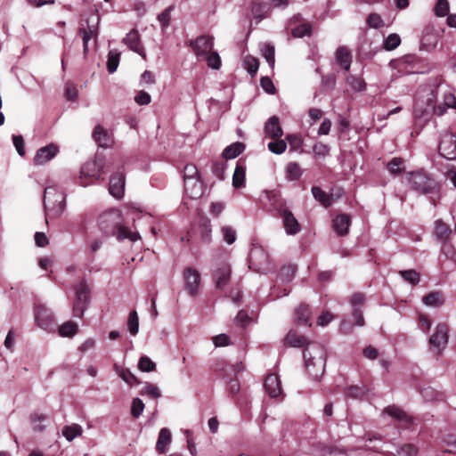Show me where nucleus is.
Segmentation results:
<instances>
[{
    "mask_svg": "<svg viewBox=\"0 0 456 456\" xmlns=\"http://www.w3.org/2000/svg\"><path fill=\"white\" fill-rule=\"evenodd\" d=\"M140 394L151 399H158L161 396V393L159 387L151 383H147L146 386L141 390Z\"/></svg>",
    "mask_w": 456,
    "mask_h": 456,
    "instance_id": "de8ad7c7",
    "label": "nucleus"
},
{
    "mask_svg": "<svg viewBox=\"0 0 456 456\" xmlns=\"http://www.w3.org/2000/svg\"><path fill=\"white\" fill-rule=\"evenodd\" d=\"M410 186L420 194L435 193L438 187L437 183L422 172L411 174Z\"/></svg>",
    "mask_w": 456,
    "mask_h": 456,
    "instance_id": "0eeeda50",
    "label": "nucleus"
},
{
    "mask_svg": "<svg viewBox=\"0 0 456 456\" xmlns=\"http://www.w3.org/2000/svg\"><path fill=\"white\" fill-rule=\"evenodd\" d=\"M100 22V17L98 13H90L86 20V26L82 24L78 32L82 37L83 40V51L84 54L86 55L88 53V44L92 38H96L98 36V26Z\"/></svg>",
    "mask_w": 456,
    "mask_h": 456,
    "instance_id": "6e6552de",
    "label": "nucleus"
},
{
    "mask_svg": "<svg viewBox=\"0 0 456 456\" xmlns=\"http://www.w3.org/2000/svg\"><path fill=\"white\" fill-rule=\"evenodd\" d=\"M264 387L268 395L273 398L282 395L281 380L276 374L267 375L265 379Z\"/></svg>",
    "mask_w": 456,
    "mask_h": 456,
    "instance_id": "412c9836",
    "label": "nucleus"
},
{
    "mask_svg": "<svg viewBox=\"0 0 456 456\" xmlns=\"http://www.w3.org/2000/svg\"><path fill=\"white\" fill-rule=\"evenodd\" d=\"M232 274L231 266L228 263L223 262L213 271V281L216 288L224 289L230 281Z\"/></svg>",
    "mask_w": 456,
    "mask_h": 456,
    "instance_id": "2eb2a0df",
    "label": "nucleus"
},
{
    "mask_svg": "<svg viewBox=\"0 0 456 456\" xmlns=\"http://www.w3.org/2000/svg\"><path fill=\"white\" fill-rule=\"evenodd\" d=\"M285 341L291 346L301 347L307 344L305 337L297 334L294 330H289L285 338Z\"/></svg>",
    "mask_w": 456,
    "mask_h": 456,
    "instance_id": "f704fd0d",
    "label": "nucleus"
},
{
    "mask_svg": "<svg viewBox=\"0 0 456 456\" xmlns=\"http://www.w3.org/2000/svg\"><path fill=\"white\" fill-rule=\"evenodd\" d=\"M286 173H287V179L290 181H295L299 179V177L302 175V170L299 167V165L296 162H290L288 164L286 167Z\"/></svg>",
    "mask_w": 456,
    "mask_h": 456,
    "instance_id": "49530a36",
    "label": "nucleus"
},
{
    "mask_svg": "<svg viewBox=\"0 0 456 456\" xmlns=\"http://www.w3.org/2000/svg\"><path fill=\"white\" fill-rule=\"evenodd\" d=\"M280 216L282 218V224L287 235L293 236L300 232L301 226L290 210L286 208L280 213Z\"/></svg>",
    "mask_w": 456,
    "mask_h": 456,
    "instance_id": "a211bd4d",
    "label": "nucleus"
},
{
    "mask_svg": "<svg viewBox=\"0 0 456 456\" xmlns=\"http://www.w3.org/2000/svg\"><path fill=\"white\" fill-rule=\"evenodd\" d=\"M420 395L423 399L427 402H432L438 400L439 397L442 396L441 394L436 392L433 387H427L420 389Z\"/></svg>",
    "mask_w": 456,
    "mask_h": 456,
    "instance_id": "5fc2aeb1",
    "label": "nucleus"
},
{
    "mask_svg": "<svg viewBox=\"0 0 456 456\" xmlns=\"http://www.w3.org/2000/svg\"><path fill=\"white\" fill-rule=\"evenodd\" d=\"M184 191L190 199H199L203 194V184L200 178L186 180L184 182Z\"/></svg>",
    "mask_w": 456,
    "mask_h": 456,
    "instance_id": "4be33fe9",
    "label": "nucleus"
},
{
    "mask_svg": "<svg viewBox=\"0 0 456 456\" xmlns=\"http://www.w3.org/2000/svg\"><path fill=\"white\" fill-rule=\"evenodd\" d=\"M449 327L445 323H439L435 333L429 338L430 346L440 354L446 346L449 339Z\"/></svg>",
    "mask_w": 456,
    "mask_h": 456,
    "instance_id": "f8f14e48",
    "label": "nucleus"
},
{
    "mask_svg": "<svg viewBox=\"0 0 456 456\" xmlns=\"http://www.w3.org/2000/svg\"><path fill=\"white\" fill-rule=\"evenodd\" d=\"M114 369L118 376L126 384L134 386L139 383L137 378L129 370L124 369L117 364L114 365Z\"/></svg>",
    "mask_w": 456,
    "mask_h": 456,
    "instance_id": "473e14b6",
    "label": "nucleus"
},
{
    "mask_svg": "<svg viewBox=\"0 0 456 456\" xmlns=\"http://www.w3.org/2000/svg\"><path fill=\"white\" fill-rule=\"evenodd\" d=\"M387 168L392 175H398L403 171V160L401 158H393L387 164Z\"/></svg>",
    "mask_w": 456,
    "mask_h": 456,
    "instance_id": "864d4df0",
    "label": "nucleus"
},
{
    "mask_svg": "<svg viewBox=\"0 0 456 456\" xmlns=\"http://www.w3.org/2000/svg\"><path fill=\"white\" fill-rule=\"evenodd\" d=\"M243 370L241 363L230 364L224 360L217 361L214 371L216 376L227 381L226 390L233 396L240 392V383L234 376Z\"/></svg>",
    "mask_w": 456,
    "mask_h": 456,
    "instance_id": "39448f33",
    "label": "nucleus"
},
{
    "mask_svg": "<svg viewBox=\"0 0 456 456\" xmlns=\"http://www.w3.org/2000/svg\"><path fill=\"white\" fill-rule=\"evenodd\" d=\"M439 153L447 159H456V135L447 133L444 134L439 143Z\"/></svg>",
    "mask_w": 456,
    "mask_h": 456,
    "instance_id": "4468645a",
    "label": "nucleus"
},
{
    "mask_svg": "<svg viewBox=\"0 0 456 456\" xmlns=\"http://www.w3.org/2000/svg\"><path fill=\"white\" fill-rule=\"evenodd\" d=\"M125 190V175L123 173H115L110 176L109 191L116 199H121Z\"/></svg>",
    "mask_w": 456,
    "mask_h": 456,
    "instance_id": "6ab92c4d",
    "label": "nucleus"
},
{
    "mask_svg": "<svg viewBox=\"0 0 456 456\" xmlns=\"http://www.w3.org/2000/svg\"><path fill=\"white\" fill-rule=\"evenodd\" d=\"M207 61L208 66L214 69H218L221 67V58L217 52L210 51L207 56L202 58Z\"/></svg>",
    "mask_w": 456,
    "mask_h": 456,
    "instance_id": "09e8293b",
    "label": "nucleus"
},
{
    "mask_svg": "<svg viewBox=\"0 0 456 456\" xmlns=\"http://www.w3.org/2000/svg\"><path fill=\"white\" fill-rule=\"evenodd\" d=\"M265 133L273 139H278L282 135V129L279 118L276 116L271 117L265 125Z\"/></svg>",
    "mask_w": 456,
    "mask_h": 456,
    "instance_id": "5701e85b",
    "label": "nucleus"
},
{
    "mask_svg": "<svg viewBox=\"0 0 456 456\" xmlns=\"http://www.w3.org/2000/svg\"><path fill=\"white\" fill-rule=\"evenodd\" d=\"M367 24L373 28H379L384 26V20L378 13H370L367 18Z\"/></svg>",
    "mask_w": 456,
    "mask_h": 456,
    "instance_id": "052dcab7",
    "label": "nucleus"
},
{
    "mask_svg": "<svg viewBox=\"0 0 456 456\" xmlns=\"http://www.w3.org/2000/svg\"><path fill=\"white\" fill-rule=\"evenodd\" d=\"M346 83L355 92H362L366 88V83L362 77L349 75L346 78Z\"/></svg>",
    "mask_w": 456,
    "mask_h": 456,
    "instance_id": "58836bf2",
    "label": "nucleus"
},
{
    "mask_svg": "<svg viewBox=\"0 0 456 456\" xmlns=\"http://www.w3.org/2000/svg\"><path fill=\"white\" fill-rule=\"evenodd\" d=\"M128 331L132 336H135L139 331V318L136 311H131L127 319Z\"/></svg>",
    "mask_w": 456,
    "mask_h": 456,
    "instance_id": "a18cd8bd",
    "label": "nucleus"
},
{
    "mask_svg": "<svg viewBox=\"0 0 456 456\" xmlns=\"http://www.w3.org/2000/svg\"><path fill=\"white\" fill-rule=\"evenodd\" d=\"M45 222L49 218L59 217L66 208V195L57 185H48L44 191Z\"/></svg>",
    "mask_w": 456,
    "mask_h": 456,
    "instance_id": "7ed1b4c3",
    "label": "nucleus"
},
{
    "mask_svg": "<svg viewBox=\"0 0 456 456\" xmlns=\"http://www.w3.org/2000/svg\"><path fill=\"white\" fill-rule=\"evenodd\" d=\"M223 240L229 245L236 240V232L231 226H223L221 229Z\"/></svg>",
    "mask_w": 456,
    "mask_h": 456,
    "instance_id": "4d7b16f0",
    "label": "nucleus"
},
{
    "mask_svg": "<svg viewBox=\"0 0 456 456\" xmlns=\"http://www.w3.org/2000/svg\"><path fill=\"white\" fill-rule=\"evenodd\" d=\"M422 301L426 305L436 307L443 305L444 298L440 292L435 291L426 295Z\"/></svg>",
    "mask_w": 456,
    "mask_h": 456,
    "instance_id": "a19ab883",
    "label": "nucleus"
},
{
    "mask_svg": "<svg viewBox=\"0 0 456 456\" xmlns=\"http://www.w3.org/2000/svg\"><path fill=\"white\" fill-rule=\"evenodd\" d=\"M418 448L413 444H404L396 452L395 456H416Z\"/></svg>",
    "mask_w": 456,
    "mask_h": 456,
    "instance_id": "e2e57ef3",
    "label": "nucleus"
},
{
    "mask_svg": "<svg viewBox=\"0 0 456 456\" xmlns=\"http://www.w3.org/2000/svg\"><path fill=\"white\" fill-rule=\"evenodd\" d=\"M244 68L251 76L256 75L259 68L258 60L251 55H247L243 59Z\"/></svg>",
    "mask_w": 456,
    "mask_h": 456,
    "instance_id": "c03bdc74",
    "label": "nucleus"
},
{
    "mask_svg": "<svg viewBox=\"0 0 456 456\" xmlns=\"http://www.w3.org/2000/svg\"><path fill=\"white\" fill-rule=\"evenodd\" d=\"M311 33V25L309 23H302L291 29L294 37H303L309 36Z\"/></svg>",
    "mask_w": 456,
    "mask_h": 456,
    "instance_id": "6e6d98bb",
    "label": "nucleus"
},
{
    "mask_svg": "<svg viewBox=\"0 0 456 456\" xmlns=\"http://www.w3.org/2000/svg\"><path fill=\"white\" fill-rule=\"evenodd\" d=\"M312 193L314 198L318 200L325 208L332 204V197L318 186L312 187Z\"/></svg>",
    "mask_w": 456,
    "mask_h": 456,
    "instance_id": "2f4dec72",
    "label": "nucleus"
},
{
    "mask_svg": "<svg viewBox=\"0 0 456 456\" xmlns=\"http://www.w3.org/2000/svg\"><path fill=\"white\" fill-rule=\"evenodd\" d=\"M382 415H387L394 420H396L402 428H410L413 424V418L396 405L386 407L382 411Z\"/></svg>",
    "mask_w": 456,
    "mask_h": 456,
    "instance_id": "ddd939ff",
    "label": "nucleus"
},
{
    "mask_svg": "<svg viewBox=\"0 0 456 456\" xmlns=\"http://www.w3.org/2000/svg\"><path fill=\"white\" fill-rule=\"evenodd\" d=\"M90 289L85 281L79 282L76 288V298L73 304V314L81 318L89 302Z\"/></svg>",
    "mask_w": 456,
    "mask_h": 456,
    "instance_id": "9d476101",
    "label": "nucleus"
},
{
    "mask_svg": "<svg viewBox=\"0 0 456 456\" xmlns=\"http://www.w3.org/2000/svg\"><path fill=\"white\" fill-rule=\"evenodd\" d=\"M305 365L308 375L314 380H319L324 373L325 351L317 344L307 345L303 354Z\"/></svg>",
    "mask_w": 456,
    "mask_h": 456,
    "instance_id": "20e7f679",
    "label": "nucleus"
},
{
    "mask_svg": "<svg viewBox=\"0 0 456 456\" xmlns=\"http://www.w3.org/2000/svg\"><path fill=\"white\" fill-rule=\"evenodd\" d=\"M120 53L117 50H110L108 53L107 69L109 73H114L119 64Z\"/></svg>",
    "mask_w": 456,
    "mask_h": 456,
    "instance_id": "ea45409f",
    "label": "nucleus"
},
{
    "mask_svg": "<svg viewBox=\"0 0 456 456\" xmlns=\"http://www.w3.org/2000/svg\"><path fill=\"white\" fill-rule=\"evenodd\" d=\"M144 410V403L140 398H134L131 405V415L138 418Z\"/></svg>",
    "mask_w": 456,
    "mask_h": 456,
    "instance_id": "bf43d9fd",
    "label": "nucleus"
},
{
    "mask_svg": "<svg viewBox=\"0 0 456 456\" xmlns=\"http://www.w3.org/2000/svg\"><path fill=\"white\" fill-rule=\"evenodd\" d=\"M138 368L144 372H150L155 370L156 364L148 356H142L138 362Z\"/></svg>",
    "mask_w": 456,
    "mask_h": 456,
    "instance_id": "13d9d810",
    "label": "nucleus"
},
{
    "mask_svg": "<svg viewBox=\"0 0 456 456\" xmlns=\"http://www.w3.org/2000/svg\"><path fill=\"white\" fill-rule=\"evenodd\" d=\"M59 152V147L54 143H50L45 147L38 149L34 157L36 165H45L53 159Z\"/></svg>",
    "mask_w": 456,
    "mask_h": 456,
    "instance_id": "f3484780",
    "label": "nucleus"
},
{
    "mask_svg": "<svg viewBox=\"0 0 456 456\" xmlns=\"http://www.w3.org/2000/svg\"><path fill=\"white\" fill-rule=\"evenodd\" d=\"M123 219L119 210L110 209L99 216V229L105 238L117 235L118 240H129L132 242L141 239L138 232L128 230L122 224Z\"/></svg>",
    "mask_w": 456,
    "mask_h": 456,
    "instance_id": "f03ea898",
    "label": "nucleus"
},
{
    "mask_svg": "<svg viewBox=\"0 0 456 456\" xmlns=\"http://www.w3.org/2000/svg\"><path fill=\"white\" fill-rule=\"evenodd\" d=\"M434 11L437 17L447 16L450 11V4L448 0H437Z\"/></svg>",
    "mask_w": 456,
    "mask_h": 456,
    "instance_id": "603ef678",
    "label": "nucleus"
},
{
    "mask_svg": "<svg viewBox=\"0 0 456 456\" xmlns=\"http://www.w3.org/2000/svg\"><path fill=\"white\" fill-rule=\"evenodd\" d=\"M105 171L102 161L98 159L86 161L80 168L76 183L82 187L94 184V181L103 179Z\"/></svg>",
    "mask_w": 456,
    "mask_h": 456,
    "instance_id": "423d86ee",
    "label": "nucleus"
},
{
    "mask_svg": "<svg viewBox=\"0 0 456 456\" xmlns=\"http://www.w3.org/2000/svg\"><path fill=\"white\" fill-rule=\"evenodd\" d=\"M399 273L403 280L411 285H417L419 282V273L415 270H403L400 271Z\"/></svg>",
    "mask_w": 456,
    "mask_h": 456,
    "instance_id": "8fccbe9b",
    "label": "nucleus"
},
{
    "mask_svg": "<svg viewBox=\"0 0 456 456\" xmlns=\"http://www.w3.org/2000/svg\"><path fill=\"white\" fill-rule=\"evenodd\" d=\"M265 199L268 200L270 205L275 209L279 214L285 210L286 205L284 200L281 199L280 193L276 191H265L264 192Z\"/></svg>",
    "mask_w": 456,
    "mask_h": 456,
    "instance_id": "cd10ccee",
    "label": "nucleus"
},
{
    "mask_svg": "<svg viewBox=\"0 0 456 456\" xmlns=\"http://www.w3.org/2000/svg\"><path fill=\"white\" fill-rule=\"evenodd\" d=\"M269 11V6L265 3H251V12L253 17L256 20V23L260 22Z\"/></svg>",
    "mask_w": 456,
    "mask_h": 456,
    "instance_id": "c9c22d12",
    "label": "nucleus"
},
{
    "mask_svg": "<svg viewBox=\"0 0 456 456\" xmlns=\"http://www.w3.org/2000/svg\"><path fill=\"white\" fill-rule=\"evenodd\" d=\"M244 148L242 142H237L224 148L222 155L225 159H232L238 157L244 151Z\"/></svg>",
    "mask_w": 456,
    "mask_h": 456,
    "instance_id": "c756f323",
    "label": "nucleus"
},
{
    "mask_svg": "<svg viewBox=\"0 0 456 456\" xmlns=\"http://www.w3.org/2000/svg\"><path fill=\"white\" fill-rule=\"evenodd\" d=\"M225 168L226 164L224 162L216 161L212 165V172L220 180H223L224 178Z\"/></svg>",
    "mask_w": 456,
    "mask_h": 456,
    "instance_id": "774afa93",
    "label": "nucleus"
},
{
    "mask_svg": "<svg viewBox=\"0 0 456 456\" xmlns=\"http://www.w3.org/2000/svg\"><path fill=\"white\" fill-rule=\"evenodd\" d=\"M82 433H83L82 427L76 423L69 425V426H65L62 429V436L69 442H71L76 437L80 436L82 435Z\"/></svg>",
    "mask_w": 456,
    "mask_h": 456,
    "instance_id": "7c9ffc66",
    "label": "nucleus"
},
{
    "mask_svg": "<svg viewBox=\"0 0 456 456\" xmlns=\"http://www.w3.org/2000/svg\"><path fill=\"white\" fill-rule=\"evenodd\" d=\"M190 45L192 47L193 52L197 57L199 59H202L204 56H207V54L209 53L212 50L214 45V39L212 37L200 36L194 41H191Z\"/></svg>",
    "mask_w": 456,
    "mask_h": 456,
    "instance_id": "dca6fc26",
    "label": "nucleus"
},
{
    "mask_svg": "<svg viewBox=\"0 0 456 456\" xmlns=\"http://www.w3.org/2000/svg\"><path fill=\"white\" fill-rule=\"evenodd\" d=\"M78 331V326L74 322L69 321L61 324L58 328V333L63 338H71Z\"/></svg>",
    "mask_w": 456,
    "mask_h": 456,
    "instance_id": "72a5a7b5",
    "label": "nucleus"
},
{
    "mask_svg": "<svg viewBox=\"0 0 456 456\" xmlns=\"http://www.w3.org/2000/svg\"><path fill=\"white\" fill-rule=\"evenodd\" d=\"M260 50L263 57L265 59L266 62L269 64L271 69L274 68L275 58H274V46L269 43H264L260 46Z\"/></svg>",
    "mask_w": 456,
    "mask_h": 456,
    "instance_id": "e433bc0d",
    "label": "nucleus"
},
{
    "mask_svg": "<svg viewBox=\"0 0 456 456\" xmlns=\"http://www.w3.org/2000/svg\"><path fill=\"white\" fill-rule=\"evenodd\" d=\"M92 136L100 147H108L112 142L110 135L100 125L94 127Z\"/></svg>",
    "mask_w": 456,
    "mask_h": 456,
    "instance_id": "c85d7f7f",
    "label": "nucleus"
},
{
    "mask_svg": "<svg viewBox=\"0 0 456 456\" xmlns=\"http://www.w3.org/2000/svg\"><path fill=\"white\" fill-rule=\"evenodd\" d=\"M337 63L345 70L348 71L351 67L352 55L346 46H340L335 53Z\"/></svg>",
    "mask_w": 456,
    "mask_h": 456,
    "instance_id": "b1692460",
    "label": "nucleus"
},
{
    "mask_svg": "<svg viewBox=\"0 0 456 456\" xmlns=\"http://www.w3.org/2000/svg\"><path fill=\"white\" fill-rule=\"evenodd\" d=\"M184 288L191 297L198 295L200 288V274L193 267H186L183 272Z\"/></svg>",
    "mask_w": 456,
    "mask_h": 456,
    "instance_id": "9b49d317",
    "label": "nucleus"
},
{
    "mask_svg": "<svg viewBox=\"0 0 456 456\" xmlns=\"http://www.w3.org/2000/svg\"><path fill=\"white\" fill-rule=\"evenodd\" d=\"M199 178V173L196 166L192 164L186 165L183 168V180L197 179Z\"/></svg>",
    "mask_w": 456,
    "mask_h": 456,
    "instance_id": "0e129e2a",
    "label": "nucleus"
},
{
    "mask_svg": "<svg viewBox=\"0 0 456 456\" xmlns=\"http://www.w3.org/2000/svg\"><path fill=\"white\" fill-rule=\"evenodd\" d=\"M350 223H351V220H350V216L348 215L340 214V215H338L333 219V228L338 235L344 236V235L347 234V232H348Z\"/></svg>",
    "mask_w": 456,
    "mask_h": 456,
    "instance_id": "393cba45",
    "label": "nucleus"
},
{
    "mask_svg": "<svg viewBox=\"0 0 456 456\" xmlns=\"http://www.w3.org/2000/svg\"><path fill=\"white\" fill-rule=\"evenodd\" d=\"M37 325L48 333L56 330V322L52 311L43 305H37L35 309Z\"/></svg>",
    "mask_w": 456,
    "mask_h": 456,
    "instance_id": "1a4fd4ad",
    "label": "nucleus"
},
{
    "mask_svg": "<svg viewBox=\"0 0 456 456\" xmlns=\"http://www.w3.org/2000/svg\"><path fill=\"white\" fill-rule=\"evenodd\" d=\"M270 151L274 154H281L287 149V143L283 140L273 139V141L270 142L267 145Z\"/></svg>",
    "mask_w": 456,
    "mask_h": 456,
    "instance_id": "3c124183",
    "label": "nucleus"
},
{
    "mask_svg": "<svg viewBox=\"0 0 456 456\" xmlns=\"http://www.w3.org/2000/svg\"><path fill=\"white\" fill-rule=\"evenodd\" d=\"M295 318L298 324L308 325L309 320V309L308 305H301L295 310Z\"/></svg>",
    "mask_w": 456,
    "mask_h": 456,
    "instance_id": "79ce46f5",
    "label": "nucleus"
},
{
    "mask_svg": "<svg viewBox=\"0 0 456 456\" xmlns=\"http://www.w3.org/2000/svg\"><path fill=\"white\" fill-rule=\"evenodd\" d=\"M123 43L128 46V48L139 55L145 57L144 48L141 44L140 36L136 29H132L123 38Z\"/></svg>",
    "mask_w": 456,
    "mask_h": 456,
    "instance_id": "aec40b11",
    "label": "nucleus"
},
{
    "mask_svg": "<svg viewBox=\"0 0 456 456\" xmlns=\"http://www.w3.org/2000/svg\"><path fill=\"white\" fill-rule=\"evenodd\" d=\"M448 108L456 110V97L448 85L439 84L430 89L424 99L418 98L415 101L413 118L416 122H426L433 114L444 115Z\"/></svg>",
    "mask_w": 456,
    "mask_h": 456,
    "instance_id": "f257e3e1",
    "label": "nucleus"
},
{
    "mask_svg": "<svg viewBox=\"0 0 456 456\" xmlns=\"http://www.w3.org/2000/svg\"><path fill=\"white\" fill-rule=\"evenodd\" d=\"M246 166L241 159L237 161L232 175V186L236 189L245 186Z\"/></svg>",
    "mask_w": 456,
    "mask_h": 456,
    "instance_id": "bb28decb",
    "label": "nucleus"
},
{
    "mask_svg": "<svg viewBox=\"0 0 456 456\" xmlns=\"http://www.w3.org/2000/svg\"><path fill=\"white\" fill-rule=\"evenodd\" d=\"M353 450L345 451L344 449H340L338 447L326 448L323 451V456H350Z\"/></svg>",
    "mask_w": 456,
    "mask_h": 456,
    "instance_id": "338daca9",
    "label": "nucleus"
},
{
    "mask_svg": "<svg viewBox=\"0 0 456 456\" xmlns=\"http://www.w3.org/2000/svg\"><path fill=\"white\" fill-rule=\"evenodd\" d=\"M451 232V229L442 220L436 221L435 234L441 241L447 240Z\"/></svg>",
    "mask_w": 456,
    "mask_h": 456,
    "instance_id": "4c0bfd02",
    "label": "nucleus"
},
{
    "mask_svg": "<svg viewBox=\"0 0 456 456\" xmlns=\"http://www.w3.org/2000/svg\"><path fill=\"white\" fill-rule=\"evenodd\" d=\"M296 274V267L289 265L283 267L280 272V278L282 281H289Z\"/></svg>",
    "mask_w": 456,
    "mask_h": 456,
    "instance_id": "69168bd1",
    "label": "nucleus"
},
{
    "mask_svg": "<svg viewBox=\"0 0 456 456\" xmlns=\"http://www.w3.org/2000/svg\"><path fill=\"white\" fill-rule=\"evenodd\" d=\"M171 440L172 436L170 430L167 428H161L156 444L158 452L160 454L165 453L168 450Z\"/></svg>",
    "mask_w": 456,
    "mask_h": 456,
    "instance_id": "a878e982",
    "label": "nucleus"
},
{
    "mask_svg": "<svg viewBox=\"0 0 456 456\" xmlns=\"http://www.w3.org/2000/svg\"><path fill=\"white\" fill-rule=\"evenodd\" d=\"M401 44V37L396 33L389 34L383 41V48L387 51H393Z\"/></svg>",
    "mask_w": 456,
    "mask_h": 456,
    "instance_id": "37998d69",
    "label": "nucleus"
},
{
    "mask_svg": "<svg viewBox=\"0 0 456 456\" xmlns=\"http://www.w3.org/2000/svg\"><path fill=\"white\" fill-rule=\"evenodd\" d=\"M65 96L69 101H76L78 96V91L76 86L71 82H67L65 84Z\"/></svg>",
    "mask_w": 456,
    "mask_h": 456,
    "instance_id": "680f3d73",
    "label": "nucleus"
}]
</instances>
